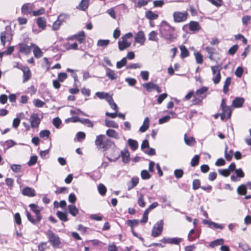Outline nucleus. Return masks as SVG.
I'll list each match as a JSON object with an SVG mask.
<instances>
[{"label": "nucleus", "instance_id": "1", "mask_svg": "<svg viewBox=\"0 0 251 251\" xmlns=\"http://www.w3.org/2000/svg\"><path fill=\"white\" fill-rule=\"evenodd\" d=\"M176 28L171 26L166 21H163L160 24L159 32L161 37L170 43L173 42L177 38L175 33Z\"/></svg>", "mask_w": 251, "mask_h": 251}, {"label": "nucleus", "instance_id": "2", "mask_svg": "<svg viewBox=\"0 0 251 251\" xmlns=\"http://www.w3.org/2000/svg\"><path fill=\"white\" fill-rule=\"evenodd\" d=\"M95 143L99 149H102L103 151L108 150L112 146H115L114 142L102 134L97 136Z\"/></svg>", "mask_w": 251, "mask_h": 251}, {"label": "nucleus", "instance_id": "3", "mask_svg": "<svg viewBox=\"0 0 251 251\" xmlns=\"http://www.w3.org/2000/svg\"><path fill=\"white\" fill-rule=\"evenodd\" d=\"M47 235L48 236L49 241L53 248H58L61 244L60 238L50 229L47 231Z\"/></svg>", "mask_w": 251, "mask_h": 251}, {"label": "nucleus", "instance_id": "4", "mask_svg": "<svg viewBox=\"0 0 251 251\" xmlns=\"http://www.w3.org/2000/svg\"><path fill=\"white\" fill-rule=\"evenodd\" d=\"M121 156L122 158V161L124 163H128L129 162L130 160V154L127 150V149L126 148L124 149L123 151H121V155L118 154L117 156H115L114 158H110L109 156H107L106 157V158L110 161V162H115L118 159H119Z\"/></svg>", "mask_w": 251, "mask_h": 251}, {"label": "nucleus", "instance_id": "5", "mask_svg": "<svg viewBox=\"0 0 251 251\" xmlns=\"http://www.w3.org/2000/svg\"><path fill=\"white\" fill-rule=\"evenodd\" d=\"M163 220H160L154 225L151 233L152 237H156L161 234L163 231Z\"/></svg>", "mask_w": 251, "mask_h": 251}, {"label": "nucleus", "instance_id": "6", "mask_svg": "<svg viewBox=\"0 0 251 251\" xmlns=\"http://www.w3.org/2000/svg\"><path fill=\"white\" fill-rule=\"evenodd\" d=\"M5 30V31L1 32L0 36L1 43L3 46H5L6 41L10 42L12 39V35L11 33V30L9 29V27L6 26Z\"/></svg>", "mask_w": 251, "mask_h": 251}, {"label": "nucleus", "instance_id": "7", "mask_svg": "<svg viewBox=\"0 0 251 251\" xmlns=\"http://www.w3.org/2000/svg\"><path fill=\"white\" fill-rule=\"evenodd\" d=\"M188 16L187 12L176 11L173 13L174 20L176 23H180L186 20Z\"/></svg>", "mask_w": 251, "mask_h": 251}, {"label": "nucleus", "instance_id": "8", "mask_svg": "<svg viewBox=\"0 0 251 251\" xmlns=\"http://www.w3.org/2000/svg\"><path fill=\"white\" fill-rule=\"evenodd\" d=\"M71 115H72V117L68 118L65 120V122L66 124L69 123H76V122H80V119L78 117V116H74V115H79L80 113L82 114L85 116H88L86 115L82 111H70Z\"/></svg>", "mask_w": 251, "mask_h": 251}, {"label": "nucleus", "instance_id": "9", "mask_svg": "<svg viewBox=\"0 0 251 251\" xmlns=\"http://www.w3.org/2000/svg\"><path fill=\"white\" fill-rule=\"evenodd\" d=\"M158 205L157 202H154L151 204L149 207L144 211L142 219L140 220L141 223H146L148 220V214L153 209L155 208Z\"/></svg>", "mask_w": 251, "mask_h": 251}, {"label": "nucleus", "instance_id": "10", "mask_svg": "<svg viewBox=\"0 0 251 251\" xmlns=\"http://www.w3.org/2000/svg\"><path fill=\"white\" fill-rule=\"evenodd\" d=\"M182 241L181 238H163L160 241L164 244H170L174 245H179V243Z\"/></svg>", "mask_w": 251, "mask_h": 251}, {"label": "nucleus", "instance_id": "11", "mask_svg": "<svg viewBox=\"0 0 251 251\" xmlns=\"http://www.w3.org/2000/svg\"><path fill=\"white\" fill-rule=\"evenodd\" d=\"M31 126L33 128L38 127L41 119L37 114H33L30 118Z\"/></svg>", "mask_w": 251, "mask_h": 251}, {"label": "nucleus", "instance_id": "12", "mask_svg": "<svg viewBox=\"0 0 251 251\" xmlns=\"http://www.w3.org/2000/svg\"><path fill=\"white\" fill-rule=\"evenodd\" d=\"M22 193L24 196H26L29 197H32L36 196L35 190L27 186L24 188Z\"/></svg>", "mask_w": 251, "mask_h": 251}, {"label": "nucleus", "instance_id": "13", "mask_svg": "<svg viewBox=\"0 0 251 251\" xmlns=\"http://www.w3.org/2000/svg\"><path fill=\"white\" fill-rule=\"evenodd\" d=\"M29 207L31 210L35 214L37 221H41L42 219V216L41 214V210L37 209L38 205L34 203H31L29 205Z\"/></svg>", "mask_w": 251, "mask_h": 251}, {"label": "nucleus", "instance_id": "14", "mask_svg": "<svg viewBox=\"0 0 251 251\" xmlns=\"http://www.w3.org/2000/svg\"><path fill=\"white\" fill-rule=\"evenodd\" d=\"M245 100L242 97H236L232 101V106L234 108H240L244 103Z\"/></svg>", "mask_w": 251, "mask_h": 251}, {"label": "nucleus", "instance_id": "15", "mask_svg": "<svg viewBox=\"0 0 251 251\" xmlns=\"http://www.w3.org/2000/svg\"><path fill=\"white\" fill-rule=\"evenodd\" d=\"M105 69L106 70V75L111 80H113L116 79L118 76L115 73L114 71L111 70V69L108 68L105 65H103Z\"/></svg>", "mask_w": 251, "mask_h": 251}, {"label": "nucleus", "instance_id": "16", "mask_svg": "<svg viewBox=\"0 0 251 251\" xmlns=\"http://www.w3.org/2000/svg\"><path fill=\"white\" fill-rule=\"evenodd\" d=\"M145 41L144 33L143 31H139L135 37V41L143 45Z\"/></svg>", "mask_w": 251, "mask_h": 251}, {"label": "nucleus", "instance_id": "17", "mask_svg": "<svg viewBox=\"0 0 251 251\" xmlns=\"http://www.w3.org/2000/svg\"><path fill=\"white\" fill-rule=\"evenodd\" d=\"M19 51L22 53L28 54L30 52V47L24 44H19Z\"/></svg>", "mask_w": 251, "mask_h": 251}, {"label": "nucleus", "instance_id": "18", "mask_svg": "<svg viewBox=\"0 0 251 251\" xmlns=\"http://www.w3.org/2000/svg\"><path fill=\"white\" fill-rule=\"evenodd\" d=\"M139 182V178L137 177H132L130 181L128 182L127 183V190L128 191L130 190L131 189L135 187Z\"/></svg>", "mask_w": 251, "mask_h": 251}, {"label": "nucleus", "instance_id": "19", "mask_svg": "<svg viewBox=\"0 0 251 251\" xmlns=\"http://www.w3.org/2000/svg\"><path fill=\"white\" fill-rule=\"evenodd\" d=\"M22 13L23 15L30 14L32 12V8L28 3L24 4L21 8Z\"/></svg>", "mask_w": 251, "mask_h": 251}, {"label": "nucleus", "instance_id": "20", "mask_svg": "<svg viewBox=\"0 0 251 251\" xmlns=\"http://www.w3.org/2000/svg\"><path fill=\"white\" fill-rule=\"evenodd\" d=\"M24 70H23V80L24 83L26 82L31 77V72L29 68L27 67Z\"/></svg>", "mask_w": 251, "mask_h": 251}, {"label": "nucleus", "instance_id": "21", "mask_svg": "<svg viewBox=\"0 0 251 251\" xmlns=\"http://www.w3.org/2000/svg\"><path fill=\"white\" fill-rule=\"evenodd\" d=\"M38 26L44 30L46 27V20L44 17H39L36 21Z\"/></svg>", "mask_w": 251, "mask_h": 251}, {"label": "nucleus", "instance_id": "22", "mask_svg": "<svg viewBox=\"0 0 251 251\" xmlns=\"http://www.w3.org/2000/svg\"><path fill=\"white\" fill-rule=\"evenodd\" d=\"M69 212L73 216H76L78 213V209L74 204H70L68 206Z\"/></svg>", "mask_w": 251, "mask_h": 251}, {"label": "nucleus", "instance_id": "23", "mask_svg": "<svg viewBox=\"0 0 251 251\" xmlns=\"http://www.w3.org/2000/svg\"><path fill=\"white\" fill-rule=\"evenodd\" d=\"M56 214L57 217L62 222H65L69 220L67 212L58 211Z\"/></svg>", "mask_w": 251, "mask_h": 251}, {"label": "nucleus", "instance_id": "24", "mask_svg": "<svg viewBox=\"0 0 251 251\" xmlns=\"http://www.w3.org/2000/svg\"><path fill=\"white\" fill-rule=\"evenodd\" d=\"M189 29L191 31H199L200 29V25L198 22L191 21L189 24Z\"/></svg>", "mask_w": 251, "mask_h": 251}, {"label": "nucleus", "instance_id": "25", "mask_svg": "<svg viewBox=\"0 0 251 251\" xmlns=\"http://www.w3.org/2000/svg\"><path fill=\"white\" fill-rule=\"evenodd\" d=\"M106 134L108 137L116 139H118L119 138L118 133L116 130L112 129H108L106 131Z\"/></svg>", "mask_w": 251, "mask_h": 251}, {"label": "nucleus", "instance_id": "26", "mask_svg": "<svg viewBox=\"0 0 251 251\" xmlns=\"http://www.w3.org/2000/svg\"><path fill=\"white\" fill-rule=\"evenodd\" d=\"M158 16V14L153 13L151 10H149L146 12V17L150 21L157 19Z\"/></svg>", "mask_w": 251, "mask_h": 251}, {"label": "nucleus", "instance_id": "27", "mask_svg": "<svg viewBox=\"0 0 251 251\" xmlns=\"http://www.w3.org/2000/svg\"><path fill=\"white\" fill-rule=\"evenodd\" d=\"M128 144L131 149L133 151H135L138 148V143L136 140L129 139L127 141Z\"/></svg>", "mask_w": 251, "mask_h": 251}, {"label": "nucleus", "instance_id": "28", "mask_svg": "<svg viewBox=\"0 0 251 251\" xmlns=\"http://www.w3.org/2000/svg\"><path fill=\"white\" fill-rule=\"evenodd\" d=\"M88 5L89 0H81L78 6L77 7V8L82 11H85L87 9Z\"/></svg>", "mask_w": 251, "mask_h": 251}, {"label": "nucleus", "instance_id": "29", "mask_svg": "<svg viewBox=\"0 0 251 251\" xmlns=\"http://www.w3.org/2000/svg\"><path fill=\"white\" fill-rule=\"evenodd\" d=\"M179 48L181 50L180 56L182 58H184L189 55V51L185 46L181 45Z\"/></svg>", "mask_w": 251, "mask_h": 251}, {"label": "nucleus", "instance_id": "30", "mask_svg": "<svg viewBox=\"0 0 251 251\" xmlns=\"http://www.w3.org/2000/svg\"><path fill=\"white\" fill-rule=\"evenodd\" d=\"M156 85V84L150 82L144 83L142 86L148 92H150L152 89H155Z\"/></svg>", "mask_w": 251, "mask_h": 251}, {"label": "nucleus", "instance_id": "31", "mask_svg": "<svg viewBox=\"0 0 251 251\" xmlns=\"http://www.w3.org/2000/svg\"><path fill=\"white\" fill-rule=\"evenodd\" d=\"M237 192L239 195H245L247 193V189L246 185H240L237 188Z\"/></svg>", "mask_w": 251, "mask_h": 251}, {"label": "nucleus", "instance_id": "32", "mask_svg": "<svg viewBox=\"0 0 251 251\" xmlns=\"http://www.w3.org/2000/svg\"><path fill=\"white\" fill-rule=\"evenodd\" d=\"M75 39L80 43H83L85 39V34L83 31L79 32L78 34H75Z\"/></svg>", "mask_w": 251, "mask_h": 251}, {"label": "nucleus", "instance_id": "33", "mask_svg": "<svg viewBox=\"0 0 251 251\" xmlns=\"http://www.w3.org/2000/svg\"><path fill=\"white\" fill-rule=\"evenodd\" d=\"M231 78L230 77H227L224 83V85L223 87V92L225 94L229 91L228 87L231 84Z\"/></svg>", "mask_w": 251, "mask_h": 251}, {"label": "nucleus", "instance_id": "34", "mask_svg": "<svg viewBox=\"0 0 251 251\" xmlns=\"http://www.w3.org/2000/svg\"><path fill=\"white\" fill-rule=\"evenodd\" d=\"M208 91V88L203 86L200 89L197 90L196 92V95L198 96H206L205 93Z\"/></svg>", "mask_w": 251, "mask_h": 251}, {"label": "nucleus", "instance_id": "35", "mask_svg": "<svg viewBox=\"0 0 251 251\" xmlns=\"http://www.w3.org/2000/svg\"><path fill=\"white\" fill-rule=\"evenodd\" d=\"M224 243V240L222 238H220L211 242L209 244V246L211 248H214L219 245H222Z\"/></svg>", "mask_w": 251, "mask_h": 251}, {"label": "nucleus", "instance_id": "36", "mask_svg": "<svg viewBox=\"0 0 251 251\" xmlns=\"http://www.w3.org/2000/svg\"><path fill=\"white\" fill-rule=\"evenodd\" d=\"M25 214L28 220L33 225L37 224L40 221H37V218L33 219L30 213L27 210H25Z\"/></svg>", "mask_w": 251, "mask_h": 251}, {"label": "nucleus", "instance_id": "37", "mask_svg": "<svg viewBox=\"0 0 251 251\" xmlns=\"http://www.w3.org/2000/svg\"><path fill=\"white\" fill-rule=\"evenodd\" d=\"M96 95L100 99H105L107 101L108 97H110V95L108 93L103 92H98L96 93Z\"/></svg>", "mask_w": 251, "mask_h": 251}, {"label": "nucleus", "instance_id": "38", "mask_svg": "<svg viewBox=\"0 0 251 251\" xmlns=\"http://www.w3.org/2000/svg\"><path fill=\"white\" fill-rule=\"evenodd\" d=\"M232 111H223L220 114V117L222 120H225L230 118L231 112Z\"/></svg>", "mask_w": 251, "mask_h": 251}, {"label": "nucleus", "instance_id": "39", "mask_svg": "<svg viewBox=\"0 0 251 251\" xmlns=\"http://www.w3.org/2000/svg\"><path fill=\"white\" fill-rule=\"evenodd\" d=\"M232 111H223L220 114V117L222 120H225L230 118L231 112Z\"/></svg>", "mask_w": 251, "mask_h": 251}, {"label": "nucleus", "instance_id": "40", "mask_svg": "<svg viewBox=\"0 0 251 251\" xmlns=\"http://www.w3.org/2000/svg\"><path fill=\"white\" fill-rule=\"evenodd\" d=\"M69 19V15L66 14L62 13L58 15L57 20L61 24L63 22H66L67 20Z\"/></svg>", "mask_w": 251, "mask_h": 251}, {"label": "nucleus", "instance_id": "41", "mask_svg": "<svg viewBox=\"0 0 251 251\" xmlns=\"http://www.w3.org/2000/svg\"><path fill=\"white\" fill-rule=\"evenodd\" d=\"M105 126L107 127H113V128H118V125L116 123L113 121H110L108 119H105Z\"/></svg>", "mask_w": 251, "mask_h": 251}, {"label": "nucleus", "instance_id": "42", "mask_svg": "<svg viewBox=\"0 0 251 251\" xmlns=\"http://www.w3.org/2000/svg\"><path fill=\"white\" fill-rule=\"evenodd\" d=\"M196 62L198 64H202L203 63V56L199 52L196 51L194 53Z\"/></svg>", "mask_w": 251, "mask_h": 251}, {"label": "nucleus", "instance_id": "43", "mask_svg": "<svg viewBox=\"0 0 251 251\" xmlns=\"http://www.w3.org/2000/svg\"><path fill=\"white\" fill-rule=\"evenodd\" d=\"M139 221L138 220H128L126 221L127 225L131 227V228H133V227L137 226L139 225Z\"/></svg>", "mask_w": 251, "mask_h": 251}, {"label": "nucleus", "instance_id": "44", "mask_svg": "<svg viewBox=\"0 0 251 251\" xmlns=\"http://www.w3.org/2000/svg\"><path fill=\"white\" fill-rule=\"evenodd\" d=\"M33 53L34 54V56L37 58H39L42 57L43 54V52L41 51L40 49L37 46H36L35 48H34Z\"/></svg>", "mask_w": 251, "mask_h": 251}, {"label": "nucleus", "instance_id": "45", "mask_svg": "<svg viewBox=\"0 0 251 251\" xmlns=\"http://www.w3.org/2000/svg\"><path fill=\"white\" fill-rule=\"evenodd\" d=\"M127 63L126 58L124 57L123 58L121 61H118L116 63V67L117 69H121L123 67L126 65Z\"/></svg>", "mask_w": 251, "mask_h": 251}, {"label": "nucleus", "instance_id": "46", "mask_svg": "<svg viewBox=\"0 0 251 251\" xmlns=\"http://www.w3.org/2000/svg\"><path fill=\"white\" fill-rule=\"evenodd\" d=\"M205 98L204 96H199L195 97L192 100V103L191 105H197L200 104L202 102V100Z\"/></svg>", "mask_w": 251, "mask_h": 251}, {"label": "nucleus", "instance_id": "47", "mask_svg": "<svg viewBox=\"0 0 251 251\" xmlns=\"http://www.w3.org/2000/svg\"><path fill=\"white\" fill-rule=\"evenodd\" d=\"M200 156L199 155H195L191 161V165L192 167H195L199 164L200 160Z\"/></svg>", "mask_w": 251, "mask_h": 251}, {"label": "nucleus", "instance_id": "48", "mask_svg": "<svg viewBox=\"0 0 251 251\" xmlns=\"http://www.w3.org/2000/svg\"><path fill=\"white\" fill-rule=\"evenodd\" d=\"M98 189L99 193L101 196H104L105 195L107 189H106V187L103 184H101V183L100 184L98 185Z\"/></svg>", "mask_w": 251, "mask_h": 251}, {"label": "nucleus", "instance_id": "49", "mask_svg": "<svg viewBox=\"0 0 251 251\" xmlns=\"http://www.w3.org/2000/svg\"><path fill=\"white\" fill-rule=\"evenodd\" d=\"M107 101L108 102L110 106V107L113 110H116L117 109V105L114 101L113 99L111 96H110V97H108Z\"/></svg>", "mask_w": 251, "mask_h": 251}, {"label": "nucleus", "instance_id": "50", "mask_svg": "<svg viewBox=\"0 0 251 251\" xmlns=\"http://www.w3.org/2000/svg\"><path fill=\"white\" fill-rule=\"evenodd\" d=\"M157 33L155 31H151L149 34V40L153 41H157L158 38L157 37Z\"/></svg>", "mask_w": 251, "mask_h": 251}, {"label": "nucleus", "instance_id": "51", "mask_svg": "<svg viewBox=\"0 0 251 251\" xmlns=\"http://www.w3.org/2000/svg\"><path fill=\"white\" fill-rule=\"evenodd\" d=\"M110 43L109 40H102L100 39L98 41L97 46L99 47H106Z\"/></svg>", "mask_w": 251, "mask_h": 251}, {"label": "nucleus", "instance_id": "52", "mask_svg": "<svg viewBox=\"0 0 251 251\" xmlns=\"http://www.w3.org/2000/svg\"><path fill=\"white\" fill-rule=\"evenodd\" d=\"M142 67V65L141 63H132L126 66L127 69H136L137 68H141Z\"/></svg>", "mask_w": 251, "mask_h": 251}, {"label": "nucleus", "instance_id": "53", "mask_svg": "<svg viewBox=\"0 0 251 251\" xmlns=\"http://www.w3.org/2000/svg\"><path fill=\"white\" fill-rule=\"evenodd\" d=\"M61 124L62 121L59 117H56L52 120V124L56 128H59Z\"/></svg>", "mask_w": 251, "mask_h": 251}, {"label": "nucleus", "instance_id": "54", "mask_svg": "<svg viewBox=\"0 0 251 251\" xmlns=\"http://www.w3.org/2000/svg\"><path fill=\"white\" fill-rule=\"evenodd\" d=\"M193 189L195 190H197L201 187V181L199 179H195L193 181L192 183Z\"/></svg>", "mask_w": 251, "mask_h": 251}, {"label": "nucleus", "instance_id": "55", "mask_svg": "<svg viewBox=\"0 0 251 251\" xmlns=\"http://www.w3.org/2000/svg\"><path fill=\"white\" fill-rule=\"evenodd\" d=\"M239 46L238 45H234L232 46L228 50V53L229 55H233L235 54L237 50H238Z\"/></svg>", "mask_w": 251, "mask_h": 251}, {"label": "nucleus", "instance_id": "56", "mask_svg": "<svg viewBox=\"0 0 251 251\" xmlns=\"http://www.w3.org/2000/svg\"><path fill=\"white\" fill-rule=\"evenodd\" d=\"M184 174V172L183 170L181 169H176L174 171V175L176 178L177 179L180 178L182 177Z\"/></svg>", "mask_w": 251, "mask_h": 251}, {"label": "nucleus", "instance_id": "57", "mask_svg": "<svg viewBox=\"0 0 251 251\" xmlns=\"http://www.w3.org/2000/svg\"><path fill=\"white\" fill-rule=\"evenodd\" d=\"M10 168L14 172L17 173L21 170L22 166L20 164H12L10 165Z\"/></svg>", "mask_w": 251, "mask_h": 251}, {"label": "nucleus", "instance_id": "58", "mask_svg": "<svg viewBox=\"0 0 251 251\" xmlns=\"http://www.w3.org/2000/svg\"><path fill=\"white\" fill-rule=\"evenodd\" d=\"M50 134V130L45 129L41 130L39 133V135L40 137L42 138H48L49 137Z\"/></svg>", "mask_w": 251, "mask_h": 251}, {"label": "nucleus", "instance_id": "59", "mask_svg": "<svg viewBox=\"0 0 251 251\" xmlns=\"http://www.w3.org/2000/svg\"><path fill=\"white\" fill-rule=\"evenodd\" d=\"M141 177L143 179H148L151 178V176L146 170H143L141 172Z\"/></svg>", "mask_w": 251, "mask_h": 251}, {"label": "nucleus", "instance_id": "60", "mask_svg": "<svg viewBox=\"0 0 251 251\" xmlns=\"http://www.w3.org/2000/svg\"><path fill=\"white\" fill-rule=\"evenodd\" d=\"M184 140L186 144L189 146L193 145L195 142V140L194 137H191L188 138L186 137V135L185 136Z\"/></svg>", "mask_w": 251, "mask_h": 251}, {"label": "nucleus", "instance_id": "61", "mask_svg": "<svg viewBox=\"0 0 251 251\" xmlns=\"http://www.w3.org/2000/svg\"><path fill=\"white\" fill-rule=\"evenodd\" d=\"M138 204L142 207H144L146 206V202L144 201V195L142 194H140L138 198Z\"/></svg>", "mask_w": 251, "mask_h": 251}, {"label": "nucleus", "instance_id": "62", "mask_svg": "<svg viewBox=\"0 0 251 251\" xmlns=\"http://www.w3.org/2000/svg\"><path fill=\"white\" fill-rule=\"evenodd\" d=\"M38 157L36 155H32L30 157L29 161L28 162L27 164L29 166H31L36 164L37 161Z\"/></svg>", "mask_w": 251, "mask_h": 251}, {"label": "nucleus", "instance_id": "63", "mask_svg": "<svg viewBox=\"0 0 251 251\" xmlns=\"http://www.w3.org/2000/svg\"><path fill=\"white\" fill-rule=\"evenodd\" d=\"M125 81L130 86H134L137 83V80L135 78L131 77H126Z\"/></svg>", "mask_w": 251, "mask_h": 251}, {"label": "nucleus", "instance_id": "64", "mask_svg": "<svg viewBox=\"0 0 251 251\" xmlns=\"http://www.w3.org/2000/svg\"><path fill=\"white\" fill-rule=\"evenodd\" d=\"M243 68L241 66H239L236 68L235 71V75L237 77L240 78L243 75Z\"/></svg>", "mask_w": 251, "mask_h": 251}]
</instances>
